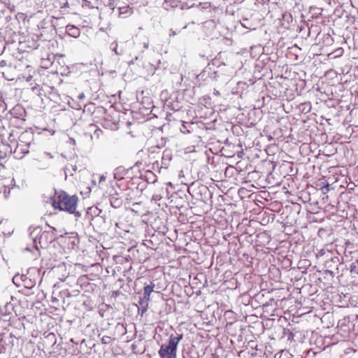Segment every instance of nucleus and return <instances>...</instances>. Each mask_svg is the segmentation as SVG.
I'll return each instance as SVG.
<instances>
[{
	"label": "nucleus",
	"instance_id": "1",
	"mask_svg": "<svg viewBox=\"0 0 358 358\" xmlns=\"http://www.w3.org/2000/svg\"><path fill=\"white\" fill-rule=\"evenodd\" d=\"M79 198L77 195H71L64 191L56 192L52 199V206L54 209L73 214L80 217L81 214L77 210Z\"/></svg>",
	"mask_w": 358,
	"mask_h": 358
},
{
	"label": "nucleus",
	"instance_id": "2",
	"mask_svg": "<svg viewBox=\"0 0 358 358\" xmlns=\"http://www.w3.org/2000/svg\"><path fill=\"white\" fill-rule=\"evenodd\" d=\"M182 334H171L169 338L168 344H163L159 350L161 358H177V348L179 343L182 339Z\"/></svg>",
	"mask_w": 358,
	"mask_h": 358
},
{
	"label": "nucleus",
	"instance_id": "3",
	"mask_svg": "<svg viewBox=\"0 0 358 358\" xmlns=\"http://www.w3.org/2000/svg\"><path fill=\"white\" fill-rule=\"evenodd\" d=\"M33 240L36 248L38 250V245L42 248H45L54 240V238L49 231H43L38 237L34 238Z\"/></svg>",
	"mask_w": 358,
	"mask_h": 358
},
{
	"label": "nucleus",
	"instance_id": "4",
	"mask_svg": "<svg viewBox=\"0 0 358 358\" xmlns=\"http://www.w3.org/2000/svg\"><path fill=\"white\" fill-rule=\"evenodd\" d=\"M13 280L17 287L31 288L34 285V282L24 275H16L13 277Z\"/></svg>",
	"mask_w": 358,
	"mask_h": 358
},
{
	"label": "nucleus",
	"instance_id": "5",
	"mask_svg": "<svg viewBox=\"0 0 358 358\" xmlns=\"http://www.w3.org/2000/svg\"><path fill=\"white\" fill-rule=\"evenodd\" d=\"M119 15L122 17H127L132 15L133 9L129 6L126 5L119 8Z\"/></svg>",
	"mask_w": 358,
	"mask_h": 358
},
{
	"label": "nucleus",
	"instance_id": "6",
	"mask_svg": "<svg viewBox=\"0 0 358 358\" xmlns=\"http://www.w3.org/2000/svg\"><path fill=\"white\" fill-rule=\"evenodd\" d=\"M66 31L71 36L74 38H76L80 35V29L73 25L67 26Z\"/></svg>",
	"mask_w": 358,
	"mask_h": 358
},
{
	"label": "nucleus",
	"instance_id": "7",
	"mask_svg": "<svg viewBox=\"0 0 358 358\" xmlns=\"http://www.w3.org/2000/svg\"><path fill=\"white\" fill-rule=\"evenodd\" d=\"M154 287H155V285L153 284H151V285H147L144 287V289H143L144 299H145L146 300L150 299V296L151 293L153 292Z\"/></svg>",
	"mask_w": 358,
	"mask_h": 358
},
{
	"label": "nucleus",
	"instance_id": "8",
	"mask_svg": "<svg viewBox=\"0 0 358 358\" xmlns=\"http://www.w3.org/2000/svg\"><path fill=\"white\" fill-rule=\"evenodd\" d=\"M350 271L351 273L358 275V259L350 264Z\"/></svg>",
	"mask_w": 358,
	"mask_h": 358
},
{
	"label": "nucleus",
	"instance_id": "9",
	"mask_svg": "<svg viewBox=\"0 0 358 358\" xmlns=\"http://www.w3.org/2000/svg\"><path fill=\"white\" fill-rule=\"evenodd\" d=\"M323 194H327L329 191V185L327 182H324V185L320 187Z\"/></svg>",
	"mask_w": 358,
	"mask_h": 358
},
{
	"label": "nucleus",
	"instance_id": "10",
	"mask_svg": "<svg viewBox=\"0 0 358 358\" xmlns=\"http://www.w3.org/2000/svg\"><path fill=\"white\" fill-rule=\"evenodd\" d=\"M112 340H113L112 338L108 336H103L101 338V342L103 344H109L112 342Z\"/></svg>",
	"mask_w": 358,
	"mask_h": 358
},
{
	"label": "nucleus",
	"instance_id": "11",
	"mask_svg": "<svg viewBox=\"0 0 358 358\" xmlns=\"http://www.w3.org/2000/svg\"><path fill=\"white\" fill-rule=\"evenodd\" d=\"M162 199V196L159 194H155L152 197V200L155 201V202L160 201Z\"/></svg>",
	"mask_w": 358,
	"mask_h": 358
},
{
	"label": "nucleus",
	"instance_id": "12",
	"mask_svg": "<svg viewBox=\"0 0 358 358\" xmlns=\"http://www.w3.org/2000/svg\"><path fill=\"white\" fill-rule=\"evenodd\" d=\"M90 1H85V6H88V7H90Z\"/></svg>",
	"mask_w": 358,
	"mask_h": 358
}]
</instances>
